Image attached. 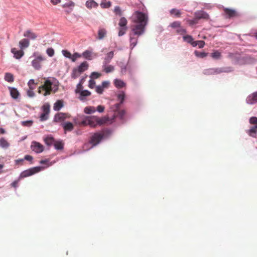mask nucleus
<instances>
[{
    "mask_svg": "<svg viewBox=\"0 0 257 257\" xmlns=\"http://www.w3.org/2000/svg\"><path fill=\"white\" fill-rule=\"evenodd\" d=\"M134 17V25L132 26V32L134 35L139 37L145 32L148 22V16L142 12L136 11Z\"/></svg>",
    "mask_w": 257,
    "mask_h": 257,
    "instance_id": "nucleus-1",
    "label": "nucleus"
},
{
    "mask_svg": "<svg viewBox=\"0 0 257 257\" xmlns=\"http://www.w3.org/2000/svg\"><path fill=\"white\" fill-rule=\"evenodd\" d=\"M125 98L126 95L124 91H119L117 94V99L119 102L115 104L112 106L114 111L112 119L113 120H116L118 124H123L125 122V110L120 109L121 105L123 103Z\"/></svg>",
    "mask_w": 257,
    "mask_h": 257,
    "instance_id": "nucleus-2",
    "label": "nucleus"
},
{
    "mask_svg": "<svg viewBox=\"0 0 257 257\" xmlns=\"http://www.w3.org/2000/svg\"><path fill=\"white\" fill-rule=\"evenodd\" d=\"M59 84V81L56 78L51 77H48L46 79L44 84L38 88V92L41 94L42 91H44V96L50 94L51 92L55 93L58 90Z\"/></svg>",
    "mask_w": 257,
    "mask_h": 257,
    "instance_id": "nucleus-3",
    "label": "nucleus"
},
{
    "mask_svg": "<svg viewBox=\"0 0 257 257\" xmlns=\"http://www.w3.org/2000/svg\"><path fill=\"white\" fill-rule=\"evenodd\" d=\"M112 133L113 130L112 129L104 128L102 132H96L93 134L89 141V143L91 145V148L96 146L102 140L109 139Z\"/></svg>",
    "mask_w": 257,
    "mask_h": 257,
    "instance_id": "nucleus-4",
    "label": "nucleus"
},
{
    "mask_svg": "<svg viewBox=\"0 0 257 257\" xmlns=\"http://www.w3.org/2000/svg\"><path fill=\"white\" fill-rule=\"evenodd\" d=\"M86 118L89 119V125L92 127H95L97 125H102L104 124H111L113 122H117L116 120L112 119V116L109 118L107 116H104L101 118L94 116H88Z\"/></svg>",
    "mask_w": 257,
    "mask_h": 257,
    "instance_id": "nucleus-5",
    "label": "nucleus"
},
{
    "mask_svg": "<svg viewBox=\"0 0 257 257\" xmlns=\"http://www.w3.org/2000/svg\"><path fill=\"white\" fill-rule=\"evenodd\" d=\"M45 169L43 166H36L29 168L22 172L19 176V180L31 176L36 173H39Z\"/></svg>",
    "mask_w": 257,
    "mask_h": 257,
    "instance_id": "nucleus-6",
    "label": "nucleus"
},
{
    "mask_svg": "<svg viewBox=\"0 0 257 257\" xmlns=\"http://www.w3.org/2000/svg\"><path fill=\"white\" fill-rule=\"evenodd\" d=\"M88 64L86 61L83 62L77 67L73 69L71 77L73 79L77 78L81 73L88 69Z\"/></svg>",
    "mask_w": 257,
    "mask_h": 257,
    "instance_id": "nucleus-7",
    "label": "nucleus"
},
{
    "mask_svg": "<svg viewBox=\"0 0 257 257\" xmlns=\"http://www.w3.org/2000/svg\"><path fill=\"white\" fill-rule=\"evenodd\" d=\"M33 56L35 58L32 61L31 65L35 69L39 70L41 68V62L45 60V58L41 55H37L36 52L33 54Z\"/></svg>",
    "mask_w": 257,
    "mask_h": 257,
    "instance_id": "nucleus-8",
    "label": "nucleus"
},
{
    "mask_svg": "<svg viewBox=\"0 0 257 257\" xmlns=\"http://www.w3.org/2000/svg\"><path fill=\"white\" fill-rule=\"evenodd\" d=\"M138 65L135 60L129 59L127 62V71L130 75L132 76L136 71Z\"/></svg>",
    "mask_w": 257,
    "mask_h": 257,
    "instance_id": "nucleus-9",
    "label": "nucleus"
},
{
    "mask_svg": "<svg viewBox=\"0 0 257 257\" xmlns=\"http://www.w3.org/2000/svg\"><path fill=\"white\" fill-rule=\"evenodd\" d=\"M31 149L37 154H39L43 152L44 146L39 142L33 141L31 145Z\"/></svg>",
    "mask_w": 257,
    "mask_h": 257,
    "instance_id": "nucleus-10",
    "label": "nucleus"
},
{
    "mask_svg": "<svg viewBox=\"0 0 257 257\" xmlns=\"http://www.w3.org/2000/svg\"><path fill=\"white\" fill-rule=\"evenodd\" d=\"M76 93L79 94V99L82 102L86 101V97L91 95V92L88 90L75 89Z\"/></svg>",
    "mask_w": 257,
    "mask_h": 257,
    "instance_id": "nucleus-11",
    "label": "nucleus"
},
{
    "mask_svg": "<svg viewBox=\"0 0 257 257\" xmlns=\"http://www.w3.org/2000/svg\"><path fill=\"white\" fill-rule=\"evenodd\" d=\"M246 103L252 105L257 103V91L249 95L246 98Z\"/></svg>",
    "mask_w": 257,
    "mask_h": 257,
    "instance_id": "nucleus-12",
    "label": "nucleus"
},
{
    "mask_svg": "<svg viewBox=\"0 0 257 257\" xmlns=\"http://www.w3.org/2000/svg\"><path fill=\"white\" fill-rule=\"evenodd\" d=\"M194 16L196 17L198 20L200 19L208 20L209 16L206 12L202 10L197 11L194 13Z\"/></svg>",
    "mask_w": 257,
    "mask_h": 257,
    "instance_id": "nucleus-13",
    "label": "nucleus"
},
{
    "mask_svg": "<svg viewBox=\"0 0 257 257\" xmlns=\"http://www.w3.org/2000/svg\"><path fill=\"white\" fill-rule=\"evenodd\" d=\"M114 56V52L111 51L107 53L104 57L102 65L109 64Z\"/></svg>",
    "mask_w": 257,
    "mask_h": 257,
    "instance_id": "nucleus-14",
    "label": "nucleus"
},
{
    "mask_svg": "<svg viewBox=\"0 0 257 257\" xmlns=\"http://www.w3.org/2000/svg\"><path fill=\"white\" fill-rule=\"evenodd\" d=\"M61 125L63 127L65 132H71L74 128V125L73 123L70 121H66L62 123Z\"/></svg>",
    "mask_w": 257,
    "mask_h": 257,
    "instance_id": "nucleus-15",
    "label": "nucleus"
},
{
    "mask_svg": "<svg viewBox=\"0 0 257 257\" xmlns=\"http://www.w3.org/2000/svg\"><path fill=\"white\" fill-rule=\"evenodd\" d=\"M24 37L29 38L31 40H35L37 38V35L30 30H28L24 33Z\"/></svg>",
    "mask_w": 257,
    "mask_h": 257,
    "instance_id": "nucleus-16",
    "label": "nucleus"
},
{
    "mask_svg": "<svg viewBox=\"0 0 257 257\" xmlns=\"http://www.w3.org/2000/svg\"><path fill=\"white\" fill-rule=\"evenodd\" d=\"M81 56L83 57L85 59L87 60H91L93 58V53L92 51L90 50H86L84 51L82 53Z\"/></svg>",
    "mask_w": 257,
    "mask_h": 257,
    "instance_id": "nucleus-17",
    "label": "nucleus"
},
{
    "mask_svg": "<svg viewBox=\"0 0 257 257\" xmlns=\"http://www.w3.org/2000/svg\"><path fill=\"white\" fill-rule=\"evenodd\" d=\"M66 118L65 113L59 112L56 114L54 117L53 121L59 122L63 121Z\"/></svg>",
    "mask_w": 257,
    "mask_h": 257,
    "instance_id": "nucleus-18",
    "label": "nucleus"
},
{
    "mask_svg": "<svg viewBox=\"0 0 257 257\" xmlns=\"http://www.w3.org/2000/svg\"><path fill=\"white\" fill-rule=\"evenodd\" d=\"M11 52L14 54V57L17 59L22 58L24 55V52L22 50H17L15 48L11 49Z\"/></svg>",
    "mask_w": 257,
    "mask_h": 257,
    "instance_id": "nucleus-19",
    "label": "nucleus"
},
{
    "mask_svg": "<svg viewBox=\"0 0 257 257\" xmlns=\"http://www.w3.org/2000/svg\"><path fill=\"white\" fill-rule=\"evenodd\" d=\"M10 91V94L12 97L15 99L18 98L19 96V92L17 88L12 87H9Z\"/></svg>",
    "mask_w": 257,
    "mask_h": 257,
    "instance_id": "nucleus-20",
    "label": "nucleus"
},
{
    "mask_svg": "<svg viewBox=\"0 0 257 257\" xmlns=\"http://www.w3.org/2000/svg\"><path fill=\"white\" fill-rule=\"evenodd\" d=\"M64 106L63 101L62 100H57L53 106V109L58 111L60 110Z\"/></svg>",
    "mask_w": 257,
    "mask_h": 257,
    "instance_id": "nucleus-21",
    "label": "nucleus"
},
{
    "mask_svg": "<svg viewBox=\"0 0 257 257\" xmlns=\"http://www.w3.org/2000/svg\"><path fill=\"white\" fill-rule=\"evenodd\" d=\"M30 45L29 39L25 38L23 39L19 42V46L21 49L28 48Z\"/></svg>",
    "mask_w": 257,
    "mask_h": 257,
    "instance_id": "nucleus-22",
    "label": "nucleus"
},
{
    "mask_svg": "<svg viewBox=\"0 0 257 257\" xmlns=\"http://www.w3.org/2000/svg\"><path fill=\"white\" fill-rule=\"evenodd\" d=\"M107 31L104 28H99L98 31V36L97 39L101 40H102L106 35Z\"/></svg>",
    "mask_w": 257,
    "mask_h": 257,
    "instance_id": "nucleus-23",
    "label": "nucleus"
},
{
    "mask_svg": "<svg viewBox=\"0 0 257 257\" xmlns=\"http://www.w3.org/2000/svg\"><path fill=\"white\" fill-rule=\"evenodd\" d=\"M182 38L184 42H186L193 46V43H194L195 41L194 40L192 36L189 35H186L183 36Z\"/></svg>",
    "mask_w": 257,
    "mask_h": 257,
    "instance_id": "nucleus-24",
    "label": "nucleus"
},
{
    "mask_svg": "<svg viewBox=\"0 0 257 257\" xmlns=\"http://www.w3.org/2000/svg\"><path fill=\"white\" fill-rule=\"evenodd\" d=\"M242 59L246 64H253L255 61V59L250 55H246L242 57Z\"/></svg>",
    "mask_w": 257,
    "mask_h": 257,
    "instance_id": "nucleus-25",
    "label": "nucleus"
},
{
    "mask_svg": "<svg viewBox=\"0 0 257 257\" xmlns=\"http://www.w3.org/2000/svg\"><path fill=\"white\" fill-rule=\"evenodd\" d=\"M114 84L118 88H122L126 85L125 83L123 80L119 79H115L114 80Z\"/></svg>",
    "mask_w": 257,
    "mask_h": 257,
    "instance_id": "nucleus-26",
    "label": "nucleus"
},
{
    "mask_svg": "<svg viewBox=\"0 0 257 257\" xmlns=\"http://www.w3.org/2000/svg\"><path fill=\"white\" fill-rule=\"evenodd\" d=\"M102 68L103 70L106 73H110L114 71V67L111 65L106 64L102 65Z\"/></svg>",
    "mask_w": 257,
    "mask_h": 257,
    "instance_id": "nucleus-27",
    "label": "nucleus"
},
{
    "mask_svg": "<svg viewBox=\"0 0 257 257\" xmlns=\"http://www.w3.org/2000/svg\"><path fill=\"white\" fill-rule=\"evenodd\" d=\"M10 145L8 142L3 137L0 138V147L4 149H7Z\"/></svg>",
    "mask_w": 257,
    "mask_h": 257,
    "instance_id": "nucleus-28",
    "label": "nucleus"
},
{
    "mask_svg": "<svg viewBox=\"0 0 257 257\" xmlns=\"http://www.w3.org/2000/svg\"><path fill=\"white\" fill-rule=\"evenodd\" d=\"M86 117H88V116H86L84 115H81L79 117L81 118L80 124L81 126H86L89 125V119L86 118Z\"/></svg>",
    "mask_w": 257,
    "mask_h": 257,
    "instance_id": "nucleus-29",
    "label": "nucleus"
},
{
    "mask_svg": "<svg viewBox=\"0 0 257 257\" xmlns=\"http://www.w3.org/2000/svg\"><path fill=\"white\" fill-rule=\"evenodd\" d=\"M96 111V109L94 106H86L84 109V112L87 114H91Z\"/></svg>",
    "mask_w": 257,
    "mask_h": 257,
    "instance_id": "nucleus-30",
    "label": "nucleus"
},
{
    "mask_svg": "<svg viewBox=\"0 0 257 257\" xmlns=\"http://www.w3.org/2000/svg\"><path fill=\"white\" fill-rule=\"evenodd\" d=\"M224 12L229 18L233 17L236 15V11L234 10L228 8H225Z\"/></svg>",
    "mask_w": 257,
    "mask_h": 257,
    "instance_id": "nucleus-31",
    "label": "nucleus"
},
{
    "mask_svg": "<svg viewBox=\"0 0 257 257\" xmlns=\"http://www.w3.org/2000/svg\"><path fill=\"white\" fill-rule=\"evenodd\" d=\"M97 6V3H96L94 0H89L86 2V7L87 8L91 9L92 8H96Z\"/></svg>",
    "mask_w": 257,
    "mask_h": 257,
    "instance_id": "nucleus-32",
    "label": "nucleus"
},
{
    "mask_svg": "<svg viewBox=\"0 0 257 257\" xmlns=\"http://www.w3.org/2000/svg\"><path fill=\"white\" fill-rule=\"evenodd\" d=\"M130 47L131 49H133L137 44L138 40L137 39L132 36V34H130Z\"/></svg>",
    "mask_w": 257,
    "mask_h": 257,
    "instance_id": "nucleus-33",
    "label": "nucleus"
},
{
    "mask_svg": "<svg viewBox=\"0 0 257 257\" xmlns=\"http://www.w3.org/2000/svg\"><path fill=\"white\" fill-rule=\"evenodd\" d=\"M256 130H257V125L252 126L248 130V135L253 137L255 138L256 137Z\"/></svg>",
    "mask_w": 257,
    "mask_h": 257,
    "instance_id": "nucleus-34",
    "label": "nucleus"
},
{
    "mask_svg": "<svg viewBox=\"0 0 257 257\" xmlns=\"http://www.w3.org/2000/svg\"><path fill=\"white\" fill-rule=\"evenodd\" d=\"M44 141L48 146L52 145L55 143V140L52 137H47L45 138Z\"/></svg>",
    "mask_w": 257,
    "mask_h": 257,
    "instance_id": "nucleus-35",
    "label": "nucleus"
},
{
    "mask_svg": "<svg viewBox=\"0 0 257 257\" xmlns=\"http://www.w3.org/2000/svg\"><path fill=\"white\" fill-rule=\"evenodd\" d=\"M5 80L8 82H13L14 80V76L10 73H6L5 75Z\"/></svg>",
    "mask_w": 257,
    "mask_h": 257,
    "instance_id": "nucleus-36",
    "label": "nucleus"
},
{
    "mask_svg": "<svg viewBox=\"0 0 257 257\" xmlns=\"http://www.w3.org/2000/svg\"><path fill=\"white\" fill-rule=\"evenodd\" d=\"M127 22V20L124 17H121L119 20L118 25H119V27L127 28L126 27Z\"/></svg>",
    "mask_w": 257,
    "mask_h": 257,
    "instance_id": "nucleus-37",
    "label": "nucleus"
},
{
    "mask_svg": "<svg viewBox=\"0 0 257 257\" xmlns=\"http://www.w3.org/2000/svg\"><path fill=\"white\" fill-rule=\"evenodd\" d=\"M204 45L205 42L202 40L195 41L194 43H193V47H194L198 46L199 48H202L204 46Z\"/></svg>",
    "mask_w": 257,
    "mask_h": 257,
    "instance_id": "nucleus-38",
    "label": "nucleus"
},
{
    "mask_svg": "<svg viewBox=\"0 0 257 257\" xmlns=\"http://www.w3.org/2000/svg\"><path fill=\"white\" fill-rule=\"evenodd\" d=\"M54 148L57 150H61L63 149L64 146L62 142H57L54 144Z\"/></svg>",
    "mask_w": 257,
    "mask_h": 257,
    "instance_id": "nucleus-39",
    "label": "nucleus"
},
{
    "mask_svg": "<svg viewBox=\"0 0 257 257\" xmlns=\"http://www.w3.org/2000/svg\"><path fill=\"white\" fill-rule=\"evenodd\" d=\"M170 13L172 15H174L176 17H180L181 16V12L179 10L172 9L170 11Z\"/></svg>",
    "mask_w": 257,
    "mask_h": 257,
    "instance_id": "nucleus-40",
    "label": "nucleus"
},
{
    "mask_svg": "<svg viewBox=\"0 0 257 257\" xmlns=\"http://www.w3.org/2000/svg\"><path fill=\"white\" fill-rule=\"evenodd\" d=\"M111 5V3L110 1H106L105 0H102L100 4V6L103 8H108Z\"/></svg>",
    "mask_w": 257,
    "mask_h": 257,
    "instance_id": "nucleus-41",
    "label": "nucleus"
},
{
    "mask_svg": "<svg viewBox=\"0 0 257 257\" xmlns=\"http://www.w3.org/2000/svg\"><path fill=\"white\" fill-rule=\"evenodd\" d=\"M119 67L120 68L121 74L122 75L125 74L127 70V64L126 65H124L123 64H120Z\"/></svg>",
    "mask_w": 257,
    "mask_h": 257,
    "instance_id": "nucleus-42",
    "label": "nucleus"
},
{
    "mask_svg": "<svg viewBox=\"0 0 257 257\" xmlns=\"http://www.w3.org/2000/svg\"><path fill=\"white\" fill-rule=\"evenodd\" d=\"M21 124L24 126L30 127L33 124V121L32 120H28L25 121H22Z\"/></svg>",
    "mask_w": 257,
    "mask_h": 257,
    "instance_id": "nucleus-43",
    "label": "nucleus"
},
{
    "mask_svg": "<svg viewBox=\"0 0 257 257\" xmlns=\"http://www.w3.org/2000/svg\"><path fill=\"white\" fill-rule=\"evenodd\" d=\"M194 54L195 55L199 58H204L207 56V53L204 52H199L198 51H194Z\"/></svg>",
    "mask_w": 257,
    "mask_h": 257,
    "instance_id": "nucleus-44",
    "label": "nucleus"
},
{
    "mask_svg": "<svg viewBox=\"0 0 257 257\" xmlns=\"http://www.w3.org/2000/svg\"><path fill=\"white\" fill-rule=\"evenodd\" d=\"M211 56L214 59H219L221 57V53L218 51H216L211 53Z\"/></svg>",
    "mask_w": 257,
    "mask_h": 257,
    "instance_id": "nucleus-45",
    "label": "nucleus"
},
{
    "mask_svg": "<svg viewBox=\"0 0 257 257\" xmlns=\"http://www.w3.org/2000/svg\"><path fill=\"white\" fill-rule=\"evenodd\" d=\"M49 113L47 112H43L42 113L40 116V120L41 121H44L47 120L49 118Z\"/></svg>",
    "mask_w": 257,
    "mask_h": 257,
    "instance_id": "nucleus-46",
    "label": "nucleus"
},
{
    "mask_svg": "<svg viewBox=\"0 0 257 257\" xmlns=\"http://www.w3.org/2000/svg\"><path fill=\"white\" fill-rule=\"evenodd\" d=\"M81 57V54L75 52L73 55H71V58L70 59L71 61L73 62H75L76 59L78 58H80Z\"/></svg>",
    "mask_w": 257,
    "mask_h": 257,
    "instance_id": "nucleus-47",
    "label": "nucleus"
},
{
    "mask_svg": "<svg viewBox=\"0 0 257 257\" xmlns=\"http://www.w3.org/2000/svg\"><path fill=\"white\" fill-rule=\"evenodd\" d=\"M203 73L206 75H214L213 68L205 69Z\"/></svg>",
    "mask_w": 257,
    "mask_h": 257,
    "instance_id": "nucleus-48",
    "label": "nucleus"
},
{
    "mask_svg": "<svg viewBox=\"0 0 257 257\" xmlns=\"http://www.w3.org/2000/svg\"><path fill=\"white\" fill-rule=\"evenodd\" d=\"M50 105L49 103H47L44 104L42 106V109H43V112L49 113L50 112Z\"/></svg>",
    "mask_w": 257,
    "mask_h": 257,
    "instance_id": "nucleus-49",
    "label": "nucleus"
},
{
    "mask_svg": "<svg viewBox=\"0 0 257 257\" xmlns=\"http://www.w3.org/2000/svg\"><path fill=\"white\" fill-rule=\"evenodd\" d=\"M222 73H229L233 71V68L232 67H221Z\"/></svg>",
    "mask_w": 257,
    "mask_h": 257,
    "instance_id": "nucleus-50",
    "label": "nucleus"
},
{
    "mask_svg": "<svg viewBox=\"0 0 257 257\" xmlns=\"http://www.w3.org/2000/svg\"><path fill=\"white\" fill-rule=\"evenodd\" d=\"M62 53L63 55V56L64 57H65L66 58H69L70 59L71 58L72 54H71V53L69 51H68L66 50H63L62 51Z\"/></svg>",
    "mask_w": 257,
    "mask_h": 257,
    "instance_id": "nucleus-51",
    "label": "nucleus"
},
{
    "mask_svg": "<svg viewBox=\"0 0 257 257\" xmlns=\"http://www.w3.org/2000/svg\"><path fill=\"white\" fill-rule=\"evenodd\" d=\"M49 161L48 159L42 160L40 161V164L42 165L46 164L47 166H44L45 167V169H46V168L51 166L52 165L51 163H49Z\"/></svg>",
    "mask_w": 257,
    "mask_h": 257,
    "instance_id": "nucleus-52",
    "label": "nucleus"
},
{
    "mask_svg": "<svg viewBox=\"0 0 257 257\" xmlns=\"http://www.w3.org/2000/svg\"><path fill=\"white\" fill-rule=\"evenodd\" d=\"M46 53L49 57H52L54 55V50L52 48H49L46 50Z\"/></svg>",
    "mask_w": 257,
    "mask_h": 257,
    "instance_id": "nucleus-53",
    "label": "nucleus"
},
{
    "mask_svg": "<svg viewBox=\"0 0 257 257\" xmlns=\"http://www.w3.org/2000/svg\"><path fill=\"white\" fill-rule=\"evenodd\" d=\"M198 20L196 19V17L194 16V18L192 19L189 20L188 21V23L190 25H194L198 23Z\"/></svg>",
    "mask_w": 257,
    "mask_h": 257,
    "instance_id": "nucleus-54",
    "label": "nucleus"
},
{
    "mask_svg": "<svg viewBox=\"0 0 257 257\" xmlns=\"http://www.w3.org/2000/svg\"><path fill=\"white\" fill-rule=\"evenodd\" d=\"M127 28L119 27L118 35L120 37L124 35L125 33Z\"/></svg>",
    "mask_w": 257,
    "mask_h": 257,
    "instance_id": "nucleus-55",
    "label": "nucleus"
},
{
    "mask_svg": "<svg viewBox=\"0 0 257 257\" xmlns=\"http://www.w3.org/2000/svg\"><path fill=\"white\" fill-rule=\"evenodd\" d=\"M103 89H104V88L103 87V86H102L101 85H97L96 86L95 90L97 93L100 94L103 93Z\"/></svg>",
    "mask_w": 257,
    "mask_h": 257,
    "instance_id": "nucleus-56",
    "label": "nucleus"
},
{
    "mask_svg": "<svg viewBox=\"0 0 257 257\" xmlns=\"http://www.w3.org/2000/svg\"><path fill=\"white\" fill-rule=\"evenodd\" d=\"M171 27L173 28H179L180 27V22L179 21H175L171 23Z\"/></svg>",
    "mask_w": 257,
    "mask_h": 257,
    "instance_id": "nucleus-57",
    "label": "nucleus"
},
{
    "mask_svg": "<svg viewBox=\"0 0 257 257\" xmlns=\"http://www.w3.org/2000/svg\"><path fill=\"white\" fill-rule=\"evenodd\" d=\"M100 76V74L97 72H93L90 75V77L92 79H97Z\"/></svg>",
    "mask_w": 257,
    "mask_h": 257,
    "instance_id": "nucleus-58",
    "label": "nucleus"
},
{
    "mask_svg": "<svg viewBox=\"0 0 257 257\" xmlns=\"http://www.w3.org/2000/svg\"><path fill=\"white\" fill-rule=\"evenodd\" d=\"M81 115H78L77 117H75L73 118V120L75 124L80 125V121H81V118H80L79 116Z\"/></svg>",
    "mask_w": 257,
    "mask_h": 257,
    "instance_id": "nucleus-59",
    "label": "nucleus"
},
{
    "mask_svg": "<svg viewBox=\"0 0 257 257\" xmlns=\"http://www.w3.org/2000/svg\"><path fill=\"white\" fill-rule=\"evenodd\" d=\"M27 95L30 97H33L35 95V93L33 90V89H30L28 90L27 92Z\"/></svg>",
    "mask_w": 257,
    "mask_h": 257,
    "instance_id": "nucleus-60",
    "label": "nucleus"
},
{
    "mask_svg": "<svg viewBox=\"0 0 257 257\" xmlns=\"http://www.w3.org/2000/svg\"><path fill=\"white\" fill-rule=\"evenodd\" d=\"M177 32L178 33H179L181 35H182V34H186L187 33V31L185 29H184L183 28H181V27L178 28L177 30Z\"/></svg>",
    "mask_w": 257,
    "mask_h": 257,
    "instance_id": "nucleus-61",
    "label": "nucleus"
},
{
    "mask_svg": "<svg viewBox=\"0 0 257 257\" xmlns=\"http://www.w3.org/2000/svg\"><path fill=\"white\" fill-rule=\"evenodd\" d=\"M95 81L92 79H90L89 81V84H88L89 88H93L95 86Z\"/></svg>",
    "mask_w": 257,
    "mask_h": 257,
    "instance_id": "nucleus-62",
    "label": "nucleus"
},
{
    "mask_svg": "<svg viewBox=\"0 0 257 257\" xmlns=\"http://www.w3.org/2000/svg\"><path fill=\"white\" fill-rule=\"evenodd\" d=\"M104 110V107L103 105H98L96 109V111L97 110L99 113H101V112H103Z\"/></svg>",
    "mask_w": 257,
    "mask_h": 257,
    "instance_id": "nucleus-63",
    "label": "nucleus"
},
{
    "mask_svg": "<svg viewBox=\"0 0 257 257\" xmlns=\"http://www.w3.org/2000/svg\"><path fill=\"white\" fill-rule=\"evenodd\" d=\"M249 122L251 124L257 123V117L255 116L251 117L249 119Z\"/></svg>",
    "mask_w": 257,
    "mask_h": 257,
    "instance_id": "nucleus-64",
    "label": "nucleus"
}]
</instances>
